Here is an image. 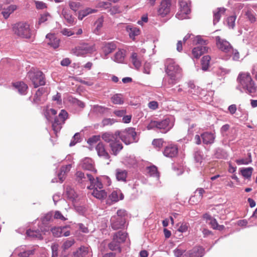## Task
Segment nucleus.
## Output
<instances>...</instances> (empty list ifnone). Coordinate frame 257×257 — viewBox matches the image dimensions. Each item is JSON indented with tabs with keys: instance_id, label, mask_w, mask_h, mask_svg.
Listing matches in <instances>:
<instances>
[{
	"instance_id": "obj_1",
	"label": "nucleus",
	"mask_w": 257,
	"mask_h": 257,
	"mask_svg": "<svg viewBox=\"0 0 257 257\" xmlns=\"http://www.w3.org/2000/svg\"><path fill=\"white\" fill-rule=\"evenodd\" d=\"M165 71L169 77V83L174 84L182 77V69L174 60L168 58L165 62Z\"/></svg>"
},
{
	"instance_id": "obj_2",
	"label": "nucleus",
	"mask_w": 257,
	"mask_h": 257,
	"mask_svg": "<svg viewBox=\"0 0 257 257\" xmlns=\"http://www.w3.org/2000/svg\"><path fill=\"white\" fill-rule=\"evenodd\" d=\"M237 80L242 88L247 91L249 95L253 96L257 90V86L252 80L249 73L241 72L239 74Z\"/></svg>"
},
{
	"instance_id": "obj_3",
	"label": "nucleus",
	"mask_w": 257,
	"mask_h": 257,
	"mask_svg": "<svg viewBox=\"0 0 257 257\" xmlns=\"http://www.w3.org/2000/svg\"><path fill=\"white\" fill-rule=\"evenodd\" d=\"M13 31L17 36L25 39H30L32 33L30 25L26 22H19L13 26Z\"/></svg>"
},
{
	"instance_id": "obj_4",
	"label": "nucleus",
	"mask_w": 257,
	"mask_h": 257,
	"mask_svg": "<svg viewBox=\"0 0 257 257\" xmlns=\"http://www.w3.org/2000/svg\"><path fill=\"white\" fill-rule=\"evenodd\" d=\"M28 77L31 80L34 87L37 88L46 84L44 74L38 70L32 69L28 73Z\"/></svg>"
},
{
	"instance_id": "obj_5",
	"label": "nucleus",
	"mask_w": 257,
	"mask_h": 257,
	"mask_svg": "<svg viewBox=\"0 0 257 257\" xmlns=\"http://www.w3.org/2000/svg\"><path fill=\"white\" fill-rule=\"evenodd\" d=\"M172 127L170 119L168 118L162 120H151L147 126L148 130L157 128L164 130L165 133L169 131Z\"/></svg>"
},
{
	"instance_id": "obj_6",
	"label": "nucleus",
	"mask_w": 257,
	"mask_h": 257,
	"mask_svg": "<svg viewBox=\"0 0 257 257\" xmlns=\"http://www.w3.org/2000/svg\"><path fill=\"white\" fill-rule=\"evenodd\" d=\"M68 117V113L64 109L61 110L58 116H56L54 121L52 122V129L55 134L60 132L62 128V125L64 123L65 121Z\"/></svg>"
},
{
	"instance_id": "obj_7",
	"label": "nucleus",
	"mask_w": 257,
	"mask_h": 257,
	"mask_svg": "<svg viewBox=\"0 0 257 257\" xmlns=\"http://www.w3.org/2000/svg\"><path fill=\"white\" fill-rule=\"evenodd\" d=\"M137 133L135 128L128 127L124 131L120 132L119 138L126 145H129L136 141Z\"/></svg>"
},
{
	"instance_id": "obj_8",
	"label": "nucleus",
	"mask_w": 257,
	"mask_h": 257,
	"mask_svg": "<svg viewBox=\"0 0 257 257\" xmlns=\"http://www.w3.org/2000/svg\"><path fill=\"white\" fill-rule=\"evenodd\" d=\"M95 51V45L88 43H82L73 49V53L77 56H82Z\"/></svg>"
},
{
	"instance_id": "obj_9",
	"label": "nucleus",
	"mask_w": 257,
	"mask_h": 257,
	"mask_svg": "<svg viewBox=\"0 0 257 257\" xmlns=\"http://www.w3.org/2000/svg\"><path fill=\"white\" fill-rule=\"evenodd\" d=\"M197 43L201 45L206 44V41L203 40L200 36L196 38ZM208 47L204 46H197L194 48L192 51V54L194 58L198 59L201 55L208 52Z\"/></svg>"
},
{
	"instance_id": "obj_10",
	"label": "nucleus",
	"mask_w": 257,
	"mask_h": 257,
	"mask_svg": "<svg viewBox=\"0 0 257 257\" xmlns=\"http://www.w3.org/2000/svg\"><path fill=\"white\" fill-rule=\"evenodd\" d=\"M179 10L176 15V17L180 20L188 18V15L191 12L190 6L186 2L180 0L179 2Z\"/></svg>"
},
{
	"instance_id": "obj_11",
	"label": "nucleus",
	"mask_w": 257,
	"mask_h": 257,
	"mask_svg": "<svg viewBox=\"0 0 257 257\" xmlns=\"http://www.w3.org/2000/svg\"><path fill=\"white\" fill-rule=\"evenodd\" d=\"M172 0H162L157 9L159 16L163 18L168 15L171 11Z\"/></svg>"
},
{
	"instance_id": "obj_12",
	"label": "nucleus",
	"mask_w": 257,
	"mask_h": 257,
	"mask_svg": "<svg viewBox=\"0 0 257 257\" xmlns=\"http://www.w3.org/2000/svg\"><path fill=\"white\" fill-rule=\"evenodd\" d=\"M215 39L217 47L223 52L228 54L229 51H233V47L226 40L221 39L219 36L216 37Z\"/></svg>"
},
{
	"instance_id": "obj_13",
	"label": "nucleus",
	"mask_w": 257,
	"mask_h": 257,
	"mask_svg": "<svg viewBox=\"0 0 257 257\" xmlns=\"http://www.w3.org/2000/svg\"><path fill=\"white\" fill-rule=\"evenodd\" d=\"M97 155L106 161V164H109L111 160L110 156L108 153L106 151L105 146L102 142H99L95 147Z\"/></svg>"
},
{
	"instance_id": "obj_14",
	"label": "nucleus",
	"mask_w": 257,
	"mask_h": 257,
	"mask_svg": "<svg viewBox=\"0 0 257 257\" xmlns=\"http://www.w3.org/2000/svg\"><path fill=\"white\" fill-rule=\"evenodd\" d=\"M163 153L166 157L170 158H175L178 154V146L173 144H169L165 147Z\"/></svg>"
},
{
	"instance_id": "obj_15",
	"label": "nucleus",
	"mask_w": 257,
	"mask_h": 257,
	"mask_svg": "<svg viewBox=\"0 0 257 257\" xmlns=\"http://www.w3.org/2000/svg\"><path fill=\"white\" fill-rule=\"evenodd\" d=\"M111 227L113 230L122 228L125 222V218H121L118 216H113L110 219Z\"/></svg>"
},
{
	"instance_id": "obj_16",
	"label": "nucleus",
	"mask_w": 257,
	"mask_h": 257,
	"mask_svg": "<svg viewBox=\"0 0 257 257\" xmlns=\"http://www.w3.org/2000/svg\"><path fill=\"white\" fill-rule=\"evenodd\" d=\"M75 180L80 184L86 183L88 182H93V177L90 174H87L85 175L82 172L77 171L75 174Z\"/></svg>"
},
{
	"instance_id": "obj_17",
	"label": "nucleus",
	"mask_w": 257,
	"mask_h": 257,
	"mask_svg": "<svg viewBox=\"0 0 257 257\" xmlns=\"http://www.w3.org/2000/svg\"><path fill=\"white\" fill-rule=\"evenodd\" d=\"M119 135L120 132L118 131H116L114 134L110 132H105L102 134L101 138L104 142L110 144L116 141Z\"/></svg>"
},
{
	"instance_id": "obj_18",
	"label": "nucleus",
	"mask_w": 257,
	"mask_h": 257,
	"mask_svg": "<svg viewBox=\"0 0 257 257\" xmlns=\"http://www.w3.org/2000/svg\"><path fill=\"white\" fill-rule=\"evenodd\" d=\"M81 167L86 170L94 171L96 172V170L94 167V162L90 158H85L81 161Z\"/></svg>"
},
{
	"instance_id": "obj_19",
	"label": "nucleus",
	"mask_w": 257,
	"mask_h": 257,
	"mask_svg": "<svg viewBox=\"0 0 257 257\" xmlns=\"http://www.w3.org/2000/svg\"><path fill=\"white\" fill-rule=\"evenodd\" d=\"M44 92V88H39L34 96L33 103L36 104H40L43 103L46 99L43 96Z\"/></svg>"
},
{
	"instance_id": "obj_20",
	"label": "nucleus",
	"mask_w": 257,
	"mask_h": 257,
	"mask_svg": "<svg viewBox=\"0 0 257 257\" xmlns=\"http://www.w3.org/2000/svg\"><path fill=\"white\" fill-rule=\"evenodd\" d=\"M46 40L47 44L54 49L58 48L59 46V39L56 38L54 34H47Z\"/></svg>"
},
{
	"instance_id": "obj_21",
	"label": "nucleus",
	"mask_w": 257,
	"mask_h": 257,
	"mask_svg": "<svg viewBox=\"0 0 257 257\" xmlns=\"http://www.w3.org/2000/svg\"><path fill=\"white\" fill-rule=\"evenodd\" d=\"M71 167L72 166L71 164L61 167L60 172L58 174V177L60 182H62L65 179L67 174L70 171Z\"/></svg>"
},
{
	"instance_id": "obj_22",
	"label": "nucleus",
	"mask_w": 257,
	"mask_h": 257,
	"mask_svg": "<svg viewBox=\"0 0 257 257\" xmlns=\"http://www.w3.org/2000/svg\"><path fill=\"white\" fill-rule=\"evenodd\" d=\"M203 143L204 144H211L214 143L215 136L214 134L209 132H205L201 134Z\"/></svg>"
},
{
	"instance_id": "obj_23",
	"label": "nucleus",
	"mask_w": 257,
	"mask_h": 257,
	"mask_svg": "<svg viewBox=\"0 0 257 257\" xmlns=\"http://www.w3.org/2000/svg\"><path fill=\"white\" fill-rule=\"evenodd\" d=\"M202 256V248L200 247H195L184 254L183 257H201Z\"/></svg>"
},
{
	"instance_id": "obj_24",
	"label": "nucleus",
	"mask_w": 257,
	"mask_h": 257,
	"mask_svg": "<svg viewBox=\"0 0 257 257\" xmlns=\"http://www.w3.org/2000/svg\"><path fill=\"white\" fill-rule=\"evenodd\" d=\"M13 86L21 95H25L28 89V85L23 82H17L13 83Z\"/></svg>"
},
{
	"instance_id": "obj_25",
	"label": "nucleus",
	"mask_w": 257,
	"mask_h": 257,
	"mask_svg": "<svg viewBox=\"0 0 257 257\" xmlns=\"http://www.w3.org/2000/svg\"><path fill=\"white\" fill-rule=\"evenodd\" d=\"M109 147L110 148L112 154L114 156L117 155L123 148L122 145L119 141L117 140L109 144Z\"/></svg>"
},
{
	"instance_id": "obj_26",
	"label": "nucleus",
	"mask_w": 257,
	"mask_h": 257,
	"mask_svg": "<svg viewBox=\"0 0 257 257\" xmlns=\"http://www.w3.org/2000/svg\"><path fill=\"white\" fill-rule=\"evenodd\" d=\"M226 11L224 8H218L213 11V23L214 24L218 23L222 15H224Z\"/></svg>"
},
{
	"instance_id": "obj_27",
	"label": "nucleus",
	"mask_w": 257,
	"mask_h": 257,
	"mask_svg": "<svg viewBox=\"0 0 257 257\" xmlns=\"http://www.w3.org/2000/svg\"><path fill=\"white\" fill-rule=\"evenodd\" d=\"M116 48V45L113 43H105L102 48V51L105 55L112 53Z\"/></svg>"
},
{
	"instance_id": "obj_28",
	"label": "nucleus",
	"mask_w": 257,
	"mask_h": 257,
	"mask_svg": "<svg viewBox=\"0 0 257 257\" xmlns=\"http://www.w3.org/2000/svg\"><path fill=\"white\" fill-rule=\"evenodd\" d=\"M126 30L128 33L130 37L134 40L135 37L138 36L140 34V30L139 29L134 27L131 25L127 26Z\"/></svg>"
},
{
	"instance_id": "obj_29",
	"label": "nucleus",
	"mask_w": 257,
	"mask_h": 257,
	"mask_svg": "<svg viewBox=\"0 0 257 257\" xmlns=\"http://www.w3.org/2000/svg\"><path fill=\"white\" fill-rule=\"evenodd\" d=\"M18 9V6L16 5H11L7 8L5 9L2 12V14L5 19H7L15 11Z\"/></svg>"
},
{
	"instance_id": "obj_30",
	"label": "nucleus",
	"mask_w": 257,
	"mask_h": 257,
	"mask_svg": "<svg viewBox=\"0 0 257 257\" xmlns=\"http://www.w3.org/2000/svg\"><path fill=\"white\" fill-rule=\"evenodd\" d=\"M88 253V247L80 246L76 251L73 253L72 257H84Z\"/></svg>"
},
{
	"instance_id": "obj_31",
	"label": "nucleus",
	"mask_w": 257,
	"mask_h": 257,
	"mask_svg": "<svg viewBox=\"0 0 257 257\" xmlns=\"http://www.w3.org/2000/svg\"><path fill=\"white\" fill-rule=\"evenodd\" d=\"M131 61L135 66V67L138 69H139L142 65V60L141 58H140L137 53H133L131 55Z\"/></svg>"
},
{
	"instance_id": "obj_32",
	"label": "nucleus",
	"mask_w": 257,
	"mask_h": 257,
	"mask_svg": "<svg viewBox=\"0 0 257 257\" xmlns=\"http://www.w3.org/2000/svg\"><path fill=\"white\" fill-rule=\"evenodd\" d=\"M123 198V195L120 191H113L109 195V199L112 202H117L119 200H122Z\"/></svg>"
},
{
	"instance_id": "obj_33",
	"label": "nucleus",
	"mask_w": 257,
	"mask_h": 257,
	"mask_svg": "<svg viewBox=\"0 0 257 257\" xmlns=\"http://www.w3.org/2000/svg\"><path fill=\"white\" fill-rule=\"evenodd\" d=\"M125 57V51L123 50H119L114 56L113 60L118 63L123 62Z\"/></svg>"
},
{
	"instance_id": "obj_34",
	"label": "nucleus",
	"mask_w": 257,
	"mask_h": 257,
	"mask_svg": "<svg viewBox=\"0 0 257 257\" xmlns=\"http://www.w3.org/2000/svg\"><path fill=\"white\" fill-rule=\"evenodd\" d=\"M127 175V172L125 170L121 169H117L116 170V178L118 181H125Z\"/></svg>"
},
{
	"instance_id": "obj_35",
	"label": "nucleus",
	"mask_w": 257,
	"mask_h": 257,
	"mask_svg": "<svg viewBox=\"0 0 257 257\" xmlns=\"http://www.w3.org/2000/svg\"><path fill=\"white\" fill-rule=\"evenodd\" d=\"M91 194L94 197L99 199H105L107 196L106 192L102 189H94Z\"/></svg>"
},
{
	"instance_id": "obj_36",
	"label": "nucleus",
	"mask_w": 257,
	"mask_h": 257,
	"mask_svg": "<svg viewBox=\"0 0 257 257\" xmlns=\"http://www.w3.org/2000/svg\"><path fill=\"white\" fill-rule=\"evenodd\" d=\"M90 185L87 186V188L89 189H101L103 188V185L102 183L99 180L98 178L95 180L93 178V182H90Z\"/></svg>"
},
{
	"instance_id": "obj_37",
	"label": "nucleus",
	"mask_w": 257,
	"mask_h": 257,
	"mask_svg": "<svg viewBox=\"0 0 257 257\" xmlns=\"http://www.w3.org/2000/svg\"><path fill=\"white\" fill-rule=\"evenodd\" d=\"M253 169L252 167L243 168L240 170L241 175L246 179H250Z\"/></svg>"
},
{
	"instance_id": "obj_38",
	"label": "nucleus",
	"mask_w": 257,
	"mask_h": 257,
	"mask_svg": "<svg viewBox=\"0 0 257 257\" xmlns=\"http://www.w3.org/2000/svg\"><path fill=\"white\" fill-rule=\"evenodd\" d=\"M127 234L125 232H123L121 231H119L116 233H115L113 236V238L116 237V240L117 242H119L120 244L123 243L126 239Z\"/></svg>"
},
{
	"instance_id": "obj_39",
	"label": "nucleus",
	"mask_w": 257,
	"mask_h": 257,
	"mask_svg": "<svg viewBox=\"0 0 257 257\" xmlns=\"http://www.w3.org/2000/svg\"><path fill=\"white\" fill-rule=\"evenodd\" d=\"M116 237L112 239V241L108 244V247L111 250H117L119 252L121 251V249L120 246V243L116 240Z\"/></svg>"
},
{
	"instance_id": "obj_40",
	"label": "nucleus",
	"mask_w": 257,
	"mask_h": 257,
	"mask_svg": "<svg viewBox=\"0 0 257 257\" xmlns=\"http://www.w3.org/2000/svg\"><path fill=\"white\" fill-rule=\"evenodd\" d=\"M211 60V57L209 55L204 56L201 59V66L202 69L204 71H206L208 69L209 66V63Z\"/></svg>"
},
{
	"instance_id": "obj_41",
	"label": "nucleus",
	"mask_w": 257,
	"mask_h": 257,
	"mask_svg": "<svg viewBox=\"0 0 257 257\" xmlns=\"http://www.w3.org/2000/svg\"><path fill=\"white\" fill-rule=\"evenodd\" d=\"M97 10L95 9H92L90 8H86L85 10L80 11L79 12L78 19L82 20L83 18L87 16L88 15L96 12Z\"/></svg>"
},
{
	"instance_id": "obj_42",
	"label": "nucleus",
	"mask_w": 257,
	"mask_h": 257,
	"mask_svg": "<svg viewBox=\"0 0 257 257\" xmlns=\"http://www.w3.org/2000/svg\"><path fill=\"white\" fill-rule=\"evenodd\" d=\"M26 233L28 236L32 238H36L39 239H43L42 235L39 230L29 229L27 231Z\"/></svg>"
},
{
	"instance_id": "obj_43",
	"label": "nucleus",
	"mask_w": 257,
	"mask_h": 257,
	"mask_svg": "<svg viewBox=\"0 0 257 257\" xmlns=\"http://www.w3.org/2000/svg\"><path fill=\"white\" fill-rule=\"evenodd\" d=\"M62 14L65 19L67 21V23L69 24H73L74 22V19L72 17V15L69 13L68 11L65 9H63Z\"/></svg>"
},
{
	"instance_id": "obj_44",
	"label": "nucleus",
	"mask_w": 257,
	"mask_h": 257,
	"mask_svg": "<svg viewBox=\"0 0 257 257\" xmlns=\"http://www.w3.org/2000/svg\"><path fill=\"white\" fill-rule=\"evenodd\" d=\"M67 226L63 227H53L51 229V231L54 237H58L61 236L62 230L66 228Z\"/></svg>"
},
{
	"instance_id": "obj_45",
	"label": "nucleus",
	"mask_w": 257,
	"mask_h": 257,
	"mask_svg": "<svg viewBox=\"0 0 257 257\" xmlns=\"http://www.w3.org/2000/svg\"><path fill=\"white\" fill-rule=\"evenodd\" d=\"M147 169L148 170V173L150 176L158 178L159 177V173L157 168L155 166L148 167L147 168Z\"/></svg>"
},
{
	"instance_id": "obj_46",
	"label": "nucleus",
	"mask_w": 257,
	"mask_h": 257,
	"mask_svg": "<svg viewBox=\"0 0 257 257\" xmlns=\"http://www.w3.org/2000/svg\"><path fill=\"white\" fill-rule=\"evenodd\" d=\"M112 102L115 104H122L123 103V99L120 94H115L111 97Z\"/></svg>"
},
{
	"instance_id": "obj_47",
	"label": "nucleus",
	"mask_w": 257,
	"mask_h": 257,
	"mask_svg": "<svg viewBox=\"0 0 257 257\" xmlns=\"http://www.w3.org/2000/svg\"><path fill=\"white\" fill-rule=\"evenodd\" d=\"M66 193L68 197L71 199L74 200L77 197V195L74 190L69 186L66 187Z\"/></svg>"
},
{
	"instance_id": "obj_48",
	"label": "nucleus",
	"mask_w": 257,
	"mask_h": 257,
	"mask_svg": "<svg viewBox=\"0 0 257 257\" xmlns=\"http://www.w3.org/2000/svg\"><path fill=\"white\" fill-rule=\"evenodd\" d=\"M74 243L75 241L74 239L69 238L64 242L62 246V248L63 250H66L72 246Z\"/></svg>"
},
{
	"instance_id": "obj_49",
	"label": "nucleus",
	"mask_w": 257,
	"mask_h": 257,
	"mask_svg": "<svg viewBox=\"0 0 257 257\" xmlns=\"http://www.w3.org/2000/svg\"><path fill=\"white\" fill-rule=\"evenodd\" d=\"M51 18V16L49 13L46 12L41 15L40 18L38 21V25L43 23Z\"/></svg>"
},
{
	"instance_id": "obj_50",
	"label": "nucleus",
	"mask_w": 257,
	"mask_h": 257,
	"mask_svg": "<svg viewBox=\"0 0 257 257\" xmlns=\"http://www.w3.org/2000/svg\"><path fill=\"white\" fill-rule=\"evenodd\" d=\"M249 158L246 159H238L235 161L237 165H247L252 162L250 154L248 155Z\"/></svg>"
},
{
	"instance_id": "obj_51",
	"label": "nucleus",
	"mask_w": 257,
	"mask_h": 257,
	"mask_svg": "<svg viewBox=\"0 0 257 257\" xmlns=\"http://www.w3.org/2000/svg\"><path fill=\"white\" fill-rule=\"evenodd\" d=\"M164 143L163 139H156L153 141L152 144L155 147L160 149L163 147Z\"/></svg>"
},
{
	"instance_id": "obj_52",
	"label": "nucleus",
	"mask_w": 257,
	"mask_h": 257,
	"mask_svg": "<svg viewBox=\"0 0 257 257\" xmlns=\"http://www.w3.org/2000/svg\"><path fill=\"white\" fill-rule=\"evenodd\" d=\"M53 214L51 212L46 214L42 218V222L43 224H46L48 222L52 221Z\"/></svg>"
},
{
	"instance_id": "obj_53",
	"label": "nucleus",
	"mask_w": 257,
	"mask_h": 257,
	"mask_svg": "<svg viewBox=\"0 0 257 257\" xmlns=\"http://www.w3.org/2000/svg\"><path fill=\"white\" fill-rule=\"evenodd\" d=\"M100 136H93L87 140V143L90 145H93L100 141Z\"/></svg>"
},
{
	"instance_id": "obj_54",
	"label": "nucleus",
	"mask_w": 257,
	"mask_h": 257,
	"mask_svg": "<svg viewBox=\"0 0 257 257\" xmlns=\"http://www.w3.org/2000/svg\"><path fill=\"white\" fill-rule=\"evenodd\" d=\"M53 216L54 219H60L62 221H65L67 219L59 211H55L54 213Z\"/></svg>"
},
{
	"instance_id": "obj_55",
	"label": "nucleus",
	"mask_w": 257,
	"mask_h": 257,
	"mask_svg": "<svg viewBox=\"0 0 257 257\" xmlns=\"http://www.w3.org/2000/svg\"><path fill=\"white\" fill-rule=\"evenodd\" d=\"M34 252L35 249L24 251L20 252L19 256L21 257H29L30 255L33 254Z\"/></svg>"
},
{
	"instance_id": "obj_56",
	"label": "nucleus",
	"mask_w": 257,
	"mask_h": 257,
	"mask_svg": "<svg viewBox=\"0 0 257 257\" xmlns=\"http://www.w3.org/2000/svg\"><path fill=\"white\" fill-rule=\"evenodd\" d=\"M228 55H232V59L235 61L239 60L240 55L239 52L235 49L233 48L232 51H229V53L227 54Z\"/></svg>"
},
{
	"instance_id": "obj_57",
	"label": "nucleus",
	"mask_w": 257,
	"mask_h": 257,
	"mask_svg": "<svg viewBox=\"0 0 257 257\" xmlns=\"http://www.w3.org/2000/svg\"><path fill=\"white\" fill-rule=\"evenodd\" d=\"M115 120L113 118H104L102 121V124L103 126L112 125L115 122Z\"/></svg>"
},
{
	"instance_id": "obj_58",
	"label": "nucleus",
	"mask_w": 257,
	"mask_h": 257,
	"mask_svg": "<svg viewBox=\"0 0 257 257\" xmlns=\"http://www.w3.org/2000/svg\"><path fill=\"white\" fill-rule=\"evenodd\" d=\"M69 7L72 10L76 12L80 7V4L75 2H70Z\"/></svg>"
},
{
	"instance_id": "obj_59",
	"label": "nucleus",
	"mask_w": 257,
	"mask_h": 257,
	"mask_svg": "<svg viewBox=\"0 0 257 257\" xmlns=\"http://www.w3.org/2000/svg\"><path fill=\"white\" fill-rule=\"evenodd\" d=\"M236 17L235 16H230L227 19V22L228 26L231 28H233L235 26V21Z\"/></svg>"
},
{
	"instance_id": "obj_60",
	"label": "nucleus",
	"mask_w": 257,
	"mask_h": 257,
	"mask_svg": "<svg viewBox=\"0 0 257 257\" xmlns=\"http://www.w3.org/2000/svg\"><path fill=\"white\" fill-rule=\"evenodd\" d=\"M213 229H221L224 227L223 225H219L215 219H212L210 222Z\"/></svg>"
},
{
	"instance_id": "obj_61",
	"label": "nucleus",
	"mask_w": 257,
	"mask_h": 257,
	"mask_svg": "<svg viewBox=\"0 0 257 257\" xmlns=\"http://www.w3.org/2000/svg\"><path fill=\"white\" fill-rule=\"evenodd\" d=\"M34 2L37 9L42 10L47 8L46 4L43 2L35 1Z\"/></svg>"
},
{
	"instance_id": "obj_62",
	"label": "nucleus",
	"mask_w": 257,
	"mask_h": 257,
	"mask_svg": "<svg viewBox=\"0 0 257 257\" xmlns=\"http://www.w3.org/2000/svg\"><path fill=\"white\" fill-rule=\"evenodd\" d=\"M71 101L74 104L77 105L81 108H84L85 106V104L84 102L76 98H72Z\"/></svg>"
},
{
	"instance_id": "obj_63",
	"label": "nucleus",
	"mask_w": 257,
	"mask_h": 257,
	"mask_svg": "<svg viewBox=\"0 0 257 257\" xmlns=\"http://www.w3.org/2000/svg\"><path fill=\"white\" fill-rule=\"evenodd\" d=\"M103 23V18L102 17L98 18L95 22L96 25V29L97 31H99L102 27Z\"/></svg>"
},
{
	"instance_id": "obj_64",
	"label": "nucleus",
	"mask_w": 257,
	"mask_h": 257,
	"mask_svg": "<svg viewBox=\"0 0 257 257\" xmlns=\"http://www.w3.org/2000/svg\"><path fill=\"white\" fill-rule=\"evenodd\" d=\"M246 15L251 23H254L256 21V18L255 17V15L251 12L247 11L246 13Z\"/></svg>"
}]
</instances>
